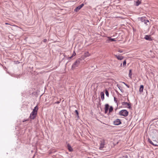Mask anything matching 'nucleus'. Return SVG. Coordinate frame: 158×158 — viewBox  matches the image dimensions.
Segmentation results:
<instances>
[{"label":"nucleus","instance_id":"38","mask_svg":"<svg viewBox=\"0 0 158 158\" xmlns=\"http://www.w3.org/2000/svg\"><path fill=\"white\" fill-rule=\"evenodd\" d=\"M28 120H29L28 119H26V120H23V122H24L28 121Z\"/></svg>","mask_w":158,"mask_h":158},{"label":"nucleus","instance_id":"34","mask_svg":"<svg viewBox=\"0 0 158 158\" xmlns=\"http://www.w3.org/2000/svg\"><path fill=\"white\" fill-rule=\"evenodd\" d=\"M44 42L45 43L47 41V40L46 39H45L43 40Z\"/></svg>","mask_w":158,"mask_h":158},{"label":"nucleus","instance_id":"14","mask_svg":"<svg viewBox=\"0 0 158 158\" xmlns=\"http://www.w3.org/2000/svg\"><path fill=\"white\" fill-rule=\"evenodd\" d=\"M81 7H80V6H77L75 9L74 10V11L75 12H77L78 11L80 10L81 9Z\"/></svg>","mask_w":158,"mask_h":158},{"label":"nucleus","instance_id":"11","mask_svg":"<svg viewBox=\"0 0 158 158\" xmlns=\"http://www.w3.org/2000/svg\"><path fill=\"white\" fill-rule=\"evenodd\" d=\"M141 0H137V1H135V5L136 6H138L139 4L141 3Z\"/></svg>","mask_w":158,"mask_h":158},{"label":"nucleus","instance_id":"39","mask_svg":"<svg viewBox=\"0 0 158 158\" xmlns=\"http://www.w3.org/2000/svg\"><path fill=\"white\" fill-rule=\"evenodd\" d=\"M120 66L121 67L122 66V63H121V64H120Z\"/></svg>","mask_w":158,"mask_h":158},{"label":"nucleus","instance_id":"20","mask_svg":"<svg viewBox=\"0 0 158 158\" xmlns=\"http://www.w3.org/2000/svg\"><path fill=\"white\" fill-rule=\"evenodd\" d=\"M75 114L77 115V118H79V113H78V110H76L75 111Z\"/></svg>","mask_w":158,"mask_h":158},{"label":"nucleus","instance_id":"13","mask_svg":"<svg viewBox=\"0 0 158 158\" xmlns=\"http://www.w3.org/2000/svg\"><path fill=\"white\" fill-rule=\"evenodd\" d=\"M101 99L103 100L104 99V94L103 92H102L100 94Z\"/></svg>","mask_w":158,"mask_h":158},{"label":"nucleus","instance_id":"1","mask_svg":"<svg viewBox=\"0 0 158 158\" xmlns=\"http://www.w3.org/2000/svg\"><path fill=\"white\" fill-rule=\"evenodd\" d=\"M81 60L82 59L81 58H78L77 60L73 64L72 67V69H74L76 67L78 66Z\"/></svg>","mask_w":158,"mask_h":158},{"label":"nucleus","instance_id":"26","mask_svg":"<svg viewBox=\"0 0 158 158\" xmlns=\"http://www.w3.org/2000/svg\"><path fill=\"white\" fill-rule=\"evenodd\" d=\"M127 106H128V108L130 109L131 108V105L130 103H129L127 102Z\"/></svg>","mask_w":158,"mask_h":158},{"label":"nucleus","instance_id":"5","mask_svg":"<svg viewBox=\"0 0 158 158\" xmlns=\"http://www.w3.org/2000/svg\"><path fill=\"white\" fill-rule=\"evenodd\" d=\"M140 20L142 22H144V23L145 24H146L147 25H148L147 23L149 22V21L148 20L144 19L143 17H141L140 18Z\"/></svg>","mask_w":158,"mask_h":158},{"label":"nucleus","instance_id":"42","mask_svg":"<svg viewBox=\"0 0 158 158\" xmlns=\"http://www.w3.org/2000/svg\"><path fill=\"white\" fill-rule=\"evenodd\" d=\"M154 142L155 143H156V141H154Z\"/></svg>","mask_w":158,"mask_h":158},{"label":"nucleus","instance_id":"24","mask_svg":"<svg viewBox=\"0 0 158 158\" xmlns=\"http://www.w3.org/2000/svg\"><path fill=\"white\" fill-rule=\"evenodd\" d=\"M114 102L116 103L117 106H118V102L117 100V98L115 97H114Z\"/></svg>","mask_w":158,"mask_h":158},{"label":"nucleus","instance_id":"17","mask_svg":"<svg viewBox=\"0 0 158 158\" xmlns=\"http://www.w3.org/2000/svg\"><path fill=\"white\" fill-rule=\"evenodd\" d=\"M104 143H100V146L99 147V149L101 150L102 148H104Z\"/></svg>","mask_w":158,"mask_h":158},{"label":"nucleus","instance_id":"7","mask_svg":"<svg viewBox=\"0 0 158 158\" xmlns=\"http://www.w3.org/2000/svg\"><path fill=\"white\" fill-rule=\"evenodd\" d=\"M67 148L68 149V150L70 152H72L73 151V148L71 147L70 144L69 143H68L67 144Z\"/></svg>","mask_w":158,"mask_h":158},{"label":"nucleus","instance_id":"18","mask_svg":"<svg viewBox=\"0 0 158 158\" xmlns=\"http://www.w3.org/2000/svg\"><path fill=\"white\" fill-rule=\"evenodd\" d=\"M132 70L131 69H130L129 70V77L130 78H132Z\"/></svg>","mask_w":158,"mask_h":158},{"label":"nucleus","instance_id":"3","mask_svg":"<svg viewBox=\"0 0 158 158\" xmlns=\"http://www.w3.org/2000/svg\"><path fill=\"white\" fill-rule=\"evenodd\" d=\"M37 114V113L32 112L30 114V118L31 119H34L35 118Z\"/></svg>","mask_w":158,"mask_h":158},{"label":"nucleus","instance_id":"22","mask_svg":"<svg viewBox=\"0 0 158 158\" xmlns=\"http://www.w3.org/2000/svg\"><path fill=\"white\" fill-rule=\"evenodd\" d=\"M76 55V53L75 52V51H74L73 52V54H72V56H70V57H69L68 58V59H69V60H70V59L72 57H73V56H75Z\"/></svg>","mask_w":158,"mask_h":158},{"label":"nucleus","instance_id":"40","mask_svg":"<svg viewBox=\"0 0 158 158\" xmlns=\"http://www.w3.org/2000/svg\"><path fill=\"white\" fill-rule=\"evenodd\" d=\"M61 100V99H60V100H59V101H60V102Z\"/></svg>","mask_w":158,"mask_h":158},{"label":"nucleus","instance_id":"41","mask_svg":"<svg viewBox=\"0 0 158 158\" xmlns=\"http://www.w3.org/2000/svg\"><path fill=\"white\" fill-rule=\"evenodd\" d=\"M5 24H8V23H5Z\"/></svg>","mask_w":158,"mask_h":158},{"label":"nucleus","instance_id":"19","mask_svg":"<svg viewBox=\"0 0 158 158\" xmlns=\"http://www.w3.org/2000/svg\"><path fill=\"white\" fill-rule=\"evenodd\" d=\"M127 104V102H123L122 103V106H123V107H126Z\"/></svg>","mask_w":158,"mask_h":158},{"label":"nucleus","instance_id":"15","mask_svg":"<svg viewBox=\"0 0 158 158\" xmlns=\"http://www.w3.org/2000/svg\"><path fill=\"white\" fill-rule=\"evenodd\" d=\"M110 107V106L108 104H106L105 105V107L104 108L105 110H108L109 109V107Z\"/></svg>","mask_w":158,"mask_h":158},{"label":"nucleus","instance_id":"6","mask_svg":"<svg viewBox=\"0 0 158 158\" xmlns=\"http://www.w3.org/2000/svg\"><path fill=\"white\" fill-rule=\"evenodd\" d=\"M114 56L118 60H122L123 58H124V57L120 55H114Z\"/></svg>","mask_w":158,"mask_h":158},{"label":"nucleus","instance_id":"36","mask_svg":"<svg viewBox=\"0 0 158 158\" xmlns=\"http://www.w3.org/2000/svg\"><path fill=\"white\" fill-rule=\"evenodd\" d=\"M117 86H118V88L119 89H120V87H121V86H119V85H117Z\"/></svg>","mask_w":158,"mask_h":158},{"label":"nucleus","instance_id":"37","mask_svg":"<svg viewBox=\"0 0 158 158\" xmlns=\"http://www.w3.org/2000/svg\"><path fill=\"white\" fill-rule=\"evenodd\" d=\"M120 90L121 92H123L124 91L122 89H120Z\"/></svg>","mask_w":158,"mask_h":158},{"label":"nucleus","instance_id":"25","mask_svg":"<svg viewBox=\"0 0 158 158\" xmlns=\"http://www.w3.org/2000/svg\"><path fill=\"white\" fill-rule=\"evenodd\" d=\"M89 56V52H86L84 54V56L86 57Z\"/></svg>","mask_w":158,"mask_h":158},{"label":"nucleus","instance_id":"21","mask_svg":"<svg viewBox=\"0 0 158 158\" xmlns=\"http://www.w3.org/2000/svg\"><path fill=\"white\" fill-rule=\"evenodd\" d=\"M108 39L111 42L112 41H115V39L111 38L110 37H108Z\"/></svg>","mask_w":158,"mask_h":158},{"label":"nucleus","instance_id":"23","mask_svg":"<svg viewBox=\"0 0 158 158\" xmlns=\"http://www.w3.org/2000/svg\"><path fill=\"white\" fill-rule=\"evenodd\" d=\"M105 94H106V96L107 97H109V93L108 91L106 89L105 90Z\"/></svg>","mask_w":158,"mask_h":158},{"label":"nucleus","instance_id":"29","mask_svg":"<svg viewBox=\"0 0 158 158\" xmlns=\"http://www.w3.org/2000/svg\"><path fill=\"white\" fill-rule=\"evenodd\" d=\"M123 83L124 84H125L128 88H129L130 87L128 85H127V84H126L124 82H123Z\"/></svg>","mask_w":158,"mask_h":158},{"label":"nucleus","instance_id":"33","mask_svg":"<svg viewBox=\"0 0 158 158\" xmlns=\"http://www.w3.org/2000/svg\"><path fill=\"white\" fill-rule=\"evenodd\" d=\"M60 101H58L55 102L54 103L55 104H59V103H60Z\"/></svg>","mask_w":158,"mask_h":158},{"label":"nucleus","instance_id":"4","mask_svg":"<svg viewBox=\"0 0 158 158\" xmlns=\"http://www.w3.org/2000/svg\"><path fill=\"white\" fill-rule=\"evenodd\" d=\"M114 124L115 125H118L122 123L119 119H117L114 121Z\"/></svg>","mask_w":158,"mask_h":158},{"label":"nucleus","instance_id":"12","mask_svg":"<svg viewBox=\"0 0 158 158\" xmlns=\"http://www.w3.org/2000/svg\"><path fill=\"white\" fill-rule=\"evenodd\" d=\"M143 88H144L143 85H141L140 86L139 89V92L140 93H143Z\"/></svg>","mask_w":158,"mask_h":158},{"label":"nucleus","instance_id":"27","mask_svg":"<svg viewBox=\"0 0 158 158\" xmlns=\"http://www.w3.org/2000/svg\"><path fill=\"white\" fill-rule=\"evenodd\" d=\"M126 60H125L123 61V67H124L126 65Z\"/></svg>","mask_w":158,"mask_h":158},{"label":"nucleus","instance_id":"2","mask_svg":"<svg viewBox=\"0 0 158 158\" xmlns=\"http://www.w3.org/2000/svg\"><path fill=\"white\" fill-rule=\"evenodd\" d=\"M128 112L126 110H123L120 111L119 112V114L121 116L127 117L128 115Z\"/></svg>","mask_w":158,"mask_h":158},{"label":"nucleus","instance_id":"16","mask_svg":"<svg viewBox=\"0 0 158 158\" xmlns=\"http://www.w3.org/2000/svg\"><path fill=\"white\" fill-rule=\"evenodd\" d=\"M113 110V108L112 106H110V107L109 108V113H111Z\"/></svg>","mask_w":158,"mask_h":158},{"label":"nucleus","instance_id":"30","mask_svg":"<svg viewBox=\"0 0 158 158\" xmlns=\"http://www.w3.org/2000/svg\"><path fill=\"white\" fill-rule=\"evenodd\" d=\"M118 52L120 53H122L123 52V51L122 50H121L120 49H118Z\"/></svg>","mask_w":158,"mask_h":158},{"label":"nucleus","instance_id":"9","mask_svg":"<svg viewBox=\"0 0 158 158\" xmlns=\"http://www.w3.org/2000/svg\"><path fill=\"white\" fill-rule=\"evenodd\" d=\"M144 39L146 40H148L149 41L152 40V39L150 37V35H146L145 37H144Z\"/></svg>","mask_w":158,"mask_h":158},{"label":"nucleus","instance_id":"35","mask_svg":"<svg viewBox=\"0 0 158 158\" xmlns=\"http://www.w3.org/2000/svg\"><path fill=\"white\" fill-rule=\"evenodd\" d=\"M108 111V110H105V114H107V113Z\"/></svg>","mask_w":158,"mask_h":158},{"label":"nucleus","instance_id":"10","mask_svg":"<svg viewBox=\"0 0 158 158\" xmlns=\"http://www.w3.org/2000/svg\"><path fill=\"white\" fill-rule=\"evenodd\" d=\"M38 106L37 105L34 107V108L33 109L32 112L37 114V111H38Z\"/></svg>","mask_w":158,"mask_h":158},{"label":"nucleus","instance_id":"31","mask_svg":"<svg viewBox=\"0 0 158 158\" xmlns=\"http://www.w3.org/2000/svg\"><path fill=\"white\" fill-rule=\"evenodd\" d=\"M84 6V4L83 3L81 4V5H80L79 6L80 7H81V8L82 7H83Z\"/></svg>","mask_w":158,"mask_h":158},{"label":"nucleus","instance_id":"32","mask_svg":"<svg viewBox=\"0 0 158 158\" xmlns=\"http://www.w3.org/2000/svg\"><path fill=\"white\" fill-rule=\"evenodd\" d=\"M98 100H99V104L100 105H101V103H100L101 100L99 98H98Z\"/></svg>","mask_w":158,"mask_h":158},{"label":"nucleus","instance_id":"28","mask_svg":"<svg viewBox=\"0 0 158 158\" xmlns=\"http://www.w3.org/2000/svg\"><path fill=\"white\" fill-rule=\"evenodd\" d=\"M124 157H125V158H131V156L129 155H126L124 156Z\"/></svg>","mask_w":158,"mask_h":158},{"label":"nucleus","instance_id":"8","mask_svg":"<svg viewBox=\"0 0 158 158\" xmlns=\"http://www.w3.org/2000/svg\"><path fill=\"white\" fill-rule=\"evenodd\" d=\"M148 141L151 144L153 145V146H154L156 147L158 146V145L157 144H156L154 142H152L151 139L149 138H148Z\"/></svg>","mask_w":158,"mask_h":158}]
</instances>
